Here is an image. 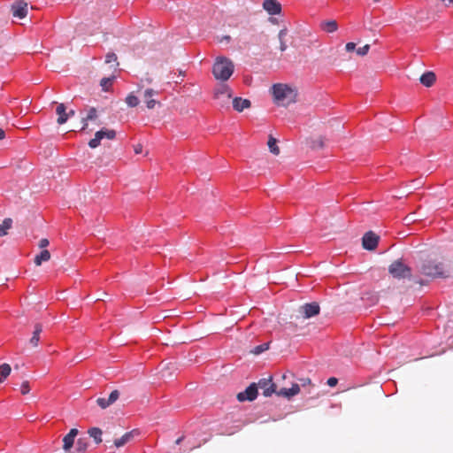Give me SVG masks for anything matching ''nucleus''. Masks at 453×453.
Segmentation results:
<instances>
[{
    "instance_id": "nucleus-11",
    "label": "nucleus",
    "mask_w": 453,
    "mask_h": 453,
    "mask_svg": "<svg viewBox=\"0 0 453 453\" xmlns=\"http://www.w3.org/2000/svg\"><path fill=\"white\" fill-rule=\"evenodd\" d=\"M11 10L13 17L24 19L27 15V3L21 0L16 1Z\"/></svg>"
},
{
    "instance_id": "nucleus-22",
    "label": "nucleus",
    "mask_w": 453,
    "mask_h": 453,
    "mask_svg": "<svg viewBox=\"0 0 453 453\" xmlns=\"http://www.w3.org/2000/svg\"><path fill=\"white\" fill-rule=\"evenodd\" d=\"M288 29L282 28L279 31L278 39L280 42V50L281 52L285 51L288 48L287 44Z\"/></svg>"
},
{
    "instance_id": "nucleus-5",
    "label": "nucleus",
    "mask_w": 453,
    "mask_h": 453,
    "mask_svg": "<svg viewBox=\"0 0 453 453\" xmlns=\"http://www.w3.org/2000/svg\"><path fill=\"white\" fill-rule=\"evenodd\" d=\"M388 273L395 279H411V268L404 265L401 259L395 260L388 267Z\"/></svg>"
},
{
    "instance_id": "nucleus-18",
    "label": "nucleus",
    "mask_w": 453,
    "mask_h": 453,
    "mask_svg": "<svg viewBox=\"0 0 453 453\" xmlns=\"http://www.w3.org/2000/svg\"><path fill=\"white\" fill-rule=\"evenodd\" d=\"M419 81L424 86L429 88L435 82L436 76L434 72H426L420 76Z\"/></svg>"
},
{
    "instance_id": "nucleus-28",
    "label": "nucleus",
    "mask_w": 453,
    "mask_h": 453,
    "mask_svg": "<svg viewBox=\"0 0 453 453\" xmlns=\"http://www.w3.org/2000/svg\"><path fill=\"white\" fill-rule=\"evenodd\" d=\"M12 368L9 364L0 365V382L4 381L11 373Z\"/></svg>"
},
{
    "instance_id": "nucleus-8",
    "label": "nucleus",
    "mask_w": 453,
    "mask_h": 453,
    "mask_svg": "<svg viewBox=\"0 0 453 453\" xmlns=\"http://www.w3.org/2000/svg\"><path fill=\"white\" fill-rule=\"evenodd\" d=\"M380 237L375 233L369 231L362 238V246L365 250H373L378 246Z\"/></svg>"
},
{
    "instance_id": "nucleus-47",
    "label": "nucleus",
    "mask_w": 453,
    "mask_h": 453,
    "mask_svg": "<svg viewBox=\"0 0 453 453\" xmlns=\"http://www.w3.org/2000/svg\"><path fill=\"white\" fill-rule=\"evenodd\" d=\"M183 437H180L179 439L176 440V444H180L182 441Z\"/></svg>"
},
{
    "instance_id": "nucleus-39",
    "label": "nucleus",
    "mask_w": 453,
    "mask_h": 453,
    "mask_svg": "<svg viewBox=\"0 0 453 453\" xmlns=\"http://www.w3.org/2000/svg\"><path fill=\"white\" fill-rule=\"evenodd\" d=\"M119 391H118V390H113V391L110 394V395H109V397H108V399H109L110 403H111V404H112L113 403H115V402L117 401V399L119 398Z\"/></svg>"
},
{
    "instance_id": "nucleus-43",
    "label": "nucleus",
    "mask_w": 453,
    "mask_h": 453,
    "mask_svg": "<svg viewBox=\"0 0 453 453\" xmlns=\"http://www.w3.org/2000/svg\"><path fill=\"white\" fill-rule=\"evenodd\" d=\"M134 153L135 154H140L142 152V145L138 143L136 145H134Z\"/></svg>"
},
{
    "instance_id": "nucleus-40",
    "label": "nucleus",
    "mask_w": 453,
    "mask_h": 453,
    "mask_svg": "<svg viewBox=\"0 0 453 453\" xmlns=\"http://www.w3.org/2000/svg\"><path fill=\"white\" fill-rule=\"evenodd\" d=\"M345 50L348 52H351V51L356 50V43L355 42H348V43H346Z\"/></svg>"
},
{
    "instance_id": "nucleus-10",
    "label": "nucleus",
    "mask_w": 453,
    "mask_h": 453,
    "mask_svg": "<svg viewBox=\"0 0 453 453\" xmlns=\"http://www.w3.org/2000/svg\"><path fill=\"white\" fill-rule=\"evenodd\" d=\"M257 395V387L255 383L250 384L244 391L238 393L237 399L240 402L253 401Z\"/></svg>"
},
{
    "instance_id": "nucleus-4",
    "label": "nucleus",
    "mask_w": 453,
    "mask_h": 453,
    "mask_svg": "<svg viewBox=\"0 0 453 453\" xmlns=\"http://www.w3.org/2000/svg\"><path fill=\"white\" fill-rule=\"evenodd\" d=\"M233 62L225 57H218L212 66V73L217 80L227 81L234 73Z\"/></svg>"
},
{
    "instance_id": "nucleus-38",
    "label": "nucleus",
    "mask_w": 453,
    "mask_h": 453,
    "mask_svg": "<svg viewBox=\"0 0 453 453\" xmlns=\"http://www.w3.org/2000/svg\"><path fill=\"white\" fill-rule=\"evenodd\" d=\"M29 391H30L29 382L27 380L23 381L20 386V393L22 395H27L29 393Z\"/></svg>"
},
{
    "instance_id": "nucleus-35",
    "label": "nucleus",
    "mask_w": 453,
    "mask_h": 453,
    "mask_svg": "<svg viewBox=\"0 0 453 453\" xmlns=\"http://www.w3.org/2000/svg\"><path fill=\"white\" fill-rule=\"evenodd\" d=\"M96 403L102 409H106L108 406H110L111 404V403H110L108 398L106 399V398H104V397L97 398L96 399Z\"/></svg>"
},
{
    "instance_id": "nucleus-13",
    "label": "nucleus",
    "mask_w": 453,
    "mask_h": 453,
    "mask_svg": "<svg viewBox=\"0 0 453 453\" xmlns=\"http://www.w3.org/2000/svg\"><path fill=\"white\" fill-rule=\"evenodd\" d=\"M263 8L271 15H277L281 12V5L277 0H265Z\"/></svg>"
},
{
    "instance_id": "nucleus-49",
    "label": "nucleus",
    "mask_w": 453,
    "mask_h": 453,
    "mask_svg": "<svg viewBox=\"0 0 453 453\" xmlns=\"http://www.w3.org/2000/svg\"><path fill=\"white\" fill-rule=\"evenodd\" d=\"M146 81H147L148 83H151L152 82L151 79H147Z\"/></svg>"
},
{
    "instance_id": "nucleus-44",
    "label": "nucleus",
    "mask_w": 453,
    "mask_h": 453,
    "mask_svg": "<svg viewBox=\"0 0 453 453\" xmlns=\"http://www.w3.org/2000/svg\"><path fill=\"white\" fill-rule=\"evenodd\" d=\"M443 4L444 6L446 7H450L453 5V0H440Z\"/></svg>"
},
{
    "instance_id": "nucleus-30",
    "label": "nucleus",
    "mask_w": 453,
    "mask_h": 453,
    "mask_svg": "<svg viewBox=\"0 0 453 453\" xmlns=\"http://www.w3.org/2000/svg\"><path fill=\"white\" fill-rule=\"evenodd\" d=\"M226 95V98L231 97V90L226 85H222L216 92H215V97L219 98L220 96Z\"/></svg>"
},
{
    "instance_id": "nucleus-45",
    "label": "nucleus",
    "mask_w": 453,
    "mask_h": 453,
    "mask_svg": "<svg viewBox=\"0 0 453 453\" xmlns=\"http://www.w3.org/2000/svg\"><path fill=\"white\" fill-rule=\"evenodd\" d=\"M5 137V132L4 129L0 128V140L4 139Z\"/></svg>"
},
{
    "instance_id": "nucleus-9",
    "label": "nucleus",
    "mask_w": 453,
    "mask_h": 453,
    "mask_svg": "<svg viewBox=\"0 0 453 453\" xmlns=\"http://www.w3.org/2000/svg\"><path fill=\"white\" fill-rule=\"evenodd\" d=\"M259 388L263 390V395L265 397L271 396L273 393L278 395V385L273 383L271 379H263L258 382Z\"/></svg>"
},
{
    "instance_id": "nucleus-42",
    "label": "nucleus",
    "mask_w": 453,
    "mask_h": 453,
    "mask_svg": "<svg viewBox=\"0 0 453 453\" xmlns=\"http://www.w3.org/2000/svg\"><path fill=\"white\" fill-rule=\"evenodd\" d=\"M327 385L329 387H334L337 385L338 383V380L335 378V377H330L327 381H326Z\"/></svg>"
},
{
    "instance_id": "nucleus-3",
    "label": "nucleus",
    "mask_w": 453,
    "mask_h": 453,
    "mask_svg": "<svg viewBox=\"0 0 453 453\" xmlns=\"http://www.w3.org/2000/svg\"><path fill=\"white\" fill-rule=\"evenodd\" d=\"M294 374L291 372H287L281 375V379L283 380H290V387L283 386L280 388L278 396L290 399L300 393L301 387L305 388L306 386L311 385V380L310 378H299L297 379V382H294Z\"/></svg>"
},
{
    "instance_id": "nucleus-48",
    "label": "nucleus",
    "mask_w": 453,
    "mask_h": 453,
    "mask_svg": "<svg viewBox=\"0 0 453 453\" xmlns=\"http://www.w3.org/2000/svg\"><path fill=\"white\" fill-rule=\"evenodd\" d=\"M224 38H225V40H227V41H229V40H230V36H228V35H227V36H225Z\"/></svg>"
},
{
    "instance_id": "nucleus-1",
    "label": "nucleus",
    "mask_w": 453,
    "mask_h": 453,
    "mask_svg": "<svg viewBox=\"0 0 453 453\" xmlns=\"http://www.w3.org/2000/svg\"><path fill=\"white\" fill-rule=\"evenodd\" d=\"M418 272L430 278H448L451 274L449 262L443 257H427L418 265Z\"/></svg>"
},
{
    "instance_id": "nucleus-36",
    "label": "nucleus",
    "mask_w": 453,
    "mask_h": 453,
    "mask_svg": "<svg viewBox=\"0 0 453 453\" xmlns=\"http://www.w3.org/2000/svg\"><path fill=\"white\" fill-rule=\"evenodd\" d=\"M369 50H370V45L365 44L363 47L357 49L356 53L360 57H364L368 53Z\"/></svg>"
},
{
    "instance_id": "nucleus-51",
    "label": "nucleus",
    "mask_w": 453,
    "mask_h": 453,
    "mask_svg": "<svg viewBox=\"0 0 453 453\" xmlns=\"http://www.w3.org/2000/svg\"><path fill=\"white\" fill-rule=\"evenodd\" d=\"M405 220H407L409 222V221H411V219H408V218H405Z\"/></svg>"
},
{
    "instance_id": "nucleus-25",
    "label": "nucleus",
    "mask_w": 453,
    "mask_h": 453,
    "mask_svg": "<svg viewBox=\"0 0 453 453\" xmlns=\"http://www.w3.org/2000/svg\"><path fill=\"white\" fill-rule=\"evenodd\" d=\"M88 434L92 437L96 444L102 442V430L98 427H92L88 430Z\"/></svg>"
},
{
    "instance_id": "nucleus-2",
    "label": "nucleus",
    "mask_w": 453,
    "mask_h": 453,
    "mask_svg": "<svg viewBox=\"0 0 453 453\" xmlns=\"http://www.w3.org/2000/svg\"><path fill=\"white\" fill-rule=\"evenodd\" d=\"M272 93L274 103L279 106L287 107L296 101V90L287 84H274L272 87Z\"/></svg>"
},
{
    "instance_id": "nucleus-21",
    "label": "nucleus",
    "mask_w": 453,
    "mask_h": 453,
    "mask_svg": "<svg viewBox=\"0 0 453 453\" xmlns=\"http://www.w3.org/2000/svg\"><path fill=\"white\" fill-rule=\"evenodd\" d=\"M50 259V253L47 250H42L40 254L36 255L34 259V263L36 266H40L43 262Z\"/></svg>"
},
{
    "instance_id": "nucleus-16",
    "label": "nucleus",
    "mask_w": 453,
    "mask_h": 453,
    "mask_svg": "<svg viewBox=\"0 0 453 453\" xmlns=\"http://www.w3.org/2000/svg\"><path fill=\"white\" fill-rule=\"evenodd\" d=\"M56 113L58 114L57 122L58 125L65 124L69 119V114L66 112V108L64 104H58L56 108Z\"/></svg>"
},
{
    "instance_id": "nucleus-17",
    "label": "nucleus",
    "mask_w": 453,
    "mask_h": 453,
    "mask_svg": "<svg viewBox=\"0 0 453 453\" xmlns=\"http://www.w3.org/2000/svg\"><path fill=\"white\" fill-rule=\"evenodd\" d=\"M42 332V325L40 323H36L35 325V330L33 332V335L29 340V344L33 348H36L38 346L39 341H40V335H41Z\"/></svg>"
},
{
    "instance_id": "nucleus-29",
    "label": "nucleus",
    "mask_w": 453,
    "mask_h": 453,
    "mask_svg": "<svg viewBox=\"0 0 453 453\" xmlns=\"http://www.w3.org/2000/svg\"><path fill=\"white\" fill-rule=\"evenodd\" d=\"M12 368L9 364L0 365V382L4 381L11 373Z\"/></svg>"
},
{
    "instance_id": "nucleus-15",
    "label": "nucleus",
    "mask_w": 453,
    "mask_h": 453,
    "mask_svg": "<svg viewBox=\"0 0 453 453\" xmlns=\"http://www.w3.org/2000/svg\"><path fill=\"white\" fill-rule=\"evenodd\" d=\"M250 105L251 103L249 99H243L242 97H234L233 99V107L238 112H241L243 110L250 108Z\"/></svg>"
},
{
    "instance_id": "nucleus-19",
    "label": "nucleus",
    "mask_w": 453,
    "mask_h": 453,
    "mask_svg": "<svg viewBox=\"0 0 453 453\" xmlns=\"http://www.w3.org/2000/svg\"><path fill=\"white\" fill-rule=\"evenodd\" d=\"M134 433H135V430L126 433L120 438H118L114 441V445L117 448L123 447L125 444L129 442L134 438Z\"/></svg>"
},
{
    "instance_id": "nucleus-24",
    "label": "nucleus",
    "mask_w": 453,
    "mask_h": 453,
    "mask_svg": "<svg viewBox=\"0 0 453 453\" xmlns=\"http://www.w3.org/2000/svg\"><path fill=\"white\" fill-rule=\"evenodd\" d=\"M12 219L10 218H6L0 224V236H4L8 234V230L12 228Z\"/></svg>"
},
{
    "instance_id": "nucleus-46",
    "label": "nucleus",
    "mask_w": 453,
    "mask_h": 453,
    "mask_svg": "<svg viewBox=\"0 0 453 453\" xmlns=\"http://www.w3.org/2000/svg\"><path fill=\"white\" fill-rule=\"evenodd\" d=\"M67 114H69V117H71L75 114V111L73 110H71L69 112H67Z\"/></svg>"
},
{
    "instance_id": "nucleus-12",
    "label": "nucleus",
    "mask_w": 453,
    "mask_h": 453,
    "mask_svg": "<svg viewBox=\"0 0 453 453\" xmlns=\"http://www.w3.org/2000/svg\"><path fill=\"white\" fill-rule=\"evenodd\" d=\"M158 93L157 91L152 89V88H147L142 94V100L146 104V106L148 109L151 110L154 109L157 104H159V102L153 97L157 96Z\"/></svg>"
},
{
    "instance_id": "nucleus-20",
    "label": "nucleus",
    "mask_w": 453,
    "mask_h": 453,
    "mask_svg": "<svg viewBox=\"0 0 453 453\" xmlns=\"http://www.w3.org/2000/svg\"><path fill=\"white\" fill-rule=\"evenodd\" d=\"M97 118V111L95 107H90L88 111L86 117L82 118V127L81 130H85L88 127V120H95Z\"/></svg>"
},
{
    "instance_id": "nucleus-23",
    "label": "nucleus",
    "mask_w": 453,
    "mask_h": 453,
    "mask_svg": "<svg viewBox=\"0 0 453 453\" xmlns=\"http://www.w3.org/2000/svg\"><path fill=\"white\" fill-rule=\"evenodd\" d=\"M320 27L326 33H334L338 29V24L335 20H326L320 24Z\"/></svg>"
},
{
    "instance_id": "nucleus-27",
    "label": "nucleus",
    "mask_w": 453,
    "mask_h": 453,
    "mask_svg": "<svg viewBox=\"0 0 453 453\" xmlns=\"http://www.w3.org/2000/svg\"><path fill=\"white\" fill-rule=\"evenodd\" d=\"M88 446V442L87 438H79L76 442L75 450L78 453H84L87 450Z\"/></svg>"
},
{
    "instance_id": "nucleus-41",
    "label": "nucleus",
    "mask_w": 453,
    "mask_h": 453,
    "mask_svg": "<svg viewBox=\"0 0 453 453\" xmlns=\"http://www.w3.org/2000/svg\"><path fill=\"white\" fill-rule=\"evenodd\" d=\"M49 243H50V242L47 238H42L40 240L38 246H39V248L43 249V248L47 247L49 245Z\"/></svg>"
},
{
    "instance_id": "nucleus-33",
    "label": "nucleus",
    "mask_w": 453,
    "mask_h": 453,
    "mask_svg": "<svg viewBox=\"0 0 453 453\" xmlns=\"http://www.w3.org/2000/svg\"><path fill=\"white\" fill-rule=\"evenodd\" d=\"M311 147L314 150L320 149L324 147V138L318 137L311 142Z\"/></svg>"
},
{
    "instance_id": "nucleus-32",
    "label": "nucleus",
    "mask_w": 453,
    "mask_h": 453,
    "mask_svg": "<svg viewBox=\"0 0 453 453\" xmlns=\"http://www.w3.org/2000/svg\"><path fill=\"white\" fill-rule=\"evenodd\" d=\"M114 77H108V78H103L101 80L100 85L102 86L103 89L107 91L109 88L112 85V81Z\"/></svg>"
},
{
    "instance_id": "nucleus-26",
    "label": "nucleus",
    "mask_w": 453,
    "mask_h": 453,
    "mask_svg": "<svg viewBox=\"0 0 453 453\" xmlns=\"http://www.w3.org/2000/svg\"><path fill=\"white\" fill-rule=\"evenodd\" d=\"M267 145H268V148H269L270 151L273 155L277 156V155L280 154V148L277 145V140L274 137H273L272 135L269 136V139H268V142H267Z\"/></svg>"
},
{
    "instance_id": "nucleus-34",
    "label": "nucleus",
    "mask_w": 453,
    "mask_h": 453,
    "mask_svg": "<svg viewBox=\"0 0 453 453\" xmlns=\"http://www.w3.org/2000/svg\"><path fill=\"white\" fill-rule=\"evenodd\" d=\"M117 60H118V58H117L116 54L112 53V52L108 53L105 57V63H107V64L114 63L115 66L119 65V63Z\"/></svg>"
},
{
    "instance_id": "nucleus-7",
    "label": "nucleus",
    "mask_w": 453,
    "mask_h": 453,
    "mask_svg": "<svg viewBox=\"0 0 453 453\" xmlns=\"http://www.w3.org/2000/svg\"><path fill=\"white\" fill-rule=\"evenodd\" d=\"M320 307L318 303H309L299 307V313L303 319H310L319 313Z\"/></svg>"
},
{
    "instance_id": "nucleus-50",
    "label": "nucleus",
    "mask_w": 453,
    "mask_h": 453,
    "mask_svg": "<svg viewBox=\"0 0 453 453\" xmlns=\"http://www.w3.org/2000/svg\"><path fill=\"white\" fill-rule=\"evenodd\" d=\"M381 0H373L374 3H379L380 2Z\"/></svg>"
},
{
    "instance_id": "nucleus-6",
    "label": "nucleus",
    "mask_w": 453,
    "mask_h": 453,
    "mask_svg": "<svg viewBox=\"0 0 453 453\" xmlns=\"http://www.w3.org/2000/svg\"><path fill=\"white\" fill-rule=\"evenodd\" d=\"M116 136V132L112 129H101L95 134V137L88 142V146L91 149H96L100 145L104 138L113 140Z\"/></svg>"
},
{
    "instance_id": "nucleus-37",
    "label": "nucleus",
    "mask_w": 453,
    "mask_h": 453,
    "mask_svg": "<svg viewBox=\"0 0 453 453\" xmlns=\"http://www.w3.org/2000/svg\"><path fill=\"white\" fill-rule=\"evenodd\" d=\"M268 348H269L268 343H264V344L258 345V346L255 347L253 353L256 355H258V354L264 352L265 350L268 349Z\"/></svg>"
},
{
    "instance_id": "nucleus-14",
    "label": "nucleus",
    "mask_w": 453,
    "mask_h": 453,
    "mask_svg": "<svg viewBox=\"0 0 453 453\" xmlns=\"http://www.w3.org/2000/svg\"><path fill=\"white\" fill-rule=\"evenodd\" d=\"M77 434H78V430L76 428H73L63 438V449L65 451H68L73 446L74 438L76 437Z\"/></svg>"
},
{
    "instance_id": "nucleus-31",
    "label": "nucleus",
    "mask_w": 453,
    "mask_h": 453,
    "mask_svg": "<svg viewBox=\"0 0 453 453\" xmlns=\"http://www.w3.org/2000/svg\"><path fill=\"white\" fill-rule=\"evenodd\" d=\"M126 103L127 104L128 106L130 107H135L138 105L139 104V99L137 96H135L133 94H130L127 96L126 98Z\"/></svg>"
}]
</instances>
